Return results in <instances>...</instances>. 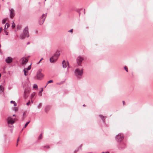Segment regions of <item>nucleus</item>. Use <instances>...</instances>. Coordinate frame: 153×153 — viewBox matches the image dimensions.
<instances>
[{"mask_svg":"<svg viewBox=\"0 0 153 153\" xmlns=\"http://www.w3.org/2000/svg\"><path fill=\"white\" fill-rule=\"evenodd\" d=\"M20 36L22 39H24L26 37H28L29 36L28 28L27 26L24 29L23 31V33L20 35Z\"/></svg>","mask_w":153,"mask_h":153,"instance_id":"1","label":"nucleus"},{"mask_svg":"<svg viewBox=\"0 0 153 153\" xmlns=\"http://www.w3.org/2000/svg\"><path fill=\"white\" fill-rule=\"evenodd\" d=\"M60 55L59 51H57L55 53L51 58H50V62L51 63L55 62L56 61Z\"/></svg>","mask_w":153,"mask_h":153,"instance_id":"2","label":"nucleus"},{"mask_svg":"<svg viewBox=\"0 0 153 153\" xmlns=\"http://www.w3.org/2000/svg\"><path fill=\"white\" fill-rule=\"evenodd\" d=\"M83 74V69L81 68L79 69L78 68L76 69L75 71V75L77 76V78L78 79H80L81 77L80 76H81Z\"/></svg>","mask_w":153,"mask_h":153,"instance_id":"3","label":"nucleus"},{"mask_svg":"<svg viewBox=\"0 0 153 153\" xmlns=\"http://www.w3.org/2000/svg\"><path fill=\"white\" fill-rule=\"evenodd\" d=\"M7 123L9 125V127L10 128L13 127L12 125L15 122L14 120H13L12 117H9L7 119Z\"/></svg>","mask_w":153,"mask_h":153,"instance_id":"4","label":"nucleus"},{"mask_svg":"<svg viewBox=\"0 0 153 153\" xmlns=\"http://www.w3.org/2000/svg\"><path fill=\"white\" fill-rule=\"evenodd\" d=\"M115 138L118 142H120L124 139L123 135L122 134H119L116 136Z\"/></svg>","mask_w":153,"mask_h":153,"instance_id":"5","label":"nucleus"},{"mask_svg":"<svg viewBox=\"0 0 153 153\" xmlns=\"http://www.w3.org/2000/svg\"><path fill=\"white\" fill-rule=\"evenodd\" d=\"M47 13H46L45 14H43L42 15V16L40 18L39 21V23L40 25H42L44 23L45 19Z\"/></svg>","mask_w":153,"mask_h":153,"instance_id":"6","label":"nucleus"},{"mask_svg":"<svg viewBox=\"0 0 153 153\" xmlns=\"http://www.w3.org/2000/svg\"><path fill=\"white\" fill-rule=\"evenodd\" d=\"M83 60V58L80 56H79L76 59L77 63L78 65H80L82 64V61Z\"/></svg>","mask_w":153,"mask_h":153,"instance_id":"7","label":"nucleus"},{"mask_svg":"<svg viewBox=\"0 0 153 153\" xmlns=\"http://www.w3.org/2000/svg\"><path fill=\"white\" fill-rule=\"evenodd\" d=\"M9 10L10 11V17L12 18L15 16L14 13V10L13 9H9Z\"/></svg>","mask_w":153,"mask_h":153,"instance_id":"8","label":"nucleus"},{"mask_svg":"<svg viewBox=\"0 0 153 153\" xmlns=\"http://www.w3.org/2000/svg\"><path fill=\"white\" fill-rule=\"evenodd\" d=\"M43 76V75L42 74L40 71H38L37 73V77L38 79H41Z\"/></svg>","mask_w":153,"mask_h":153,"instance_id":"9","label":"nucleus"},{"mask_svg":"<svg viewBox=\"0 0 153 153\" xmlns=\"http://www.w3.org/2000/svg\"><path fill=\"white\" fill-rule=\"evenodd\" d=\"M30 91V89L29 87L25 89L24 92V95L25 97H27V94L29 93Z\"/></svg>","mask_w":153,"mask_h":153,"instance_id":"10","label":"nucleus"},{"mask_svg":"<svg viewBox=\"0 0 153 153\" xmlns=\"http://www.w3.org/2000/svg\"><path fill=\"white\" fill-rule=\"evenodd\" d=\"M5 61L6 63H10L13 61V59L10 57H8L5 59Z\"/></svg>","mask_w":153,"mask_h":153,"instance_id":"11","label":"nucleus"},{"mask_svg":"<svg viewBox=\"0 0 153 153\" xmlns=\"http://www.w3.org/2000/svg\"><path fill=\"white\" fill-rule=\"evenodd\" d=\"M62 67L64 68H65L68 66V62H66L65 60H63L62 62Z\"/></svg>","mask_w":153,"mask_h":153,"instance_id":"12","label":"nucleus"},{"mask_svg":"<svg viewBox=\"0 0 153 153\" xmlns=\"http://www.w3.org/2000/svg\"><path fill=\"white\" fill-rule=\"evenodd\" d=\"M28 62V59L26 58H24L22 61V64H26L27 62Z\"/></svg>","mask_w":153,"mask_h":153,"instance_id":"13","label":"nucleus"},{"mask_svg":"<svg viewBox=\"0 0 153 153\" xmlns=\"http://www.w3.org/2000/svg\"><path fill=\"white\" fill-rule=\"evenodd\" d=\"M26 112H25L23 113L22 116V120H24L26 117Z\"/></svg>","mask_w":153,"mask_h":153,"instance_id":"14","label":"nucleus"},{"mask_svg":"<svg viewBox=\"0 0 153 153\" xmlns=\"http://www.w3.org/2000/svg\"><path fill=\"white\" fill-rule=\"evenodd\" d=\"M35 94H36V93H35V92H33V93H32L31 95V99H32L33 98V97H34V96L35 95Z\"/></svg>","mask_w":153,"mask_h":153,"instance_id":"15","label":"nucleus"},{"mask_svg":"<svg viewBox=\"0 0 153 153\" xmlns=\"http://www.w3.org/2000/svg\"><path fill=\"white\" fill-rule=\"evenodd\" d=\"M10 103L11 104H13L14 106H16V104L15 101H10Z\"/></svg>","mask_w":153,"mask_h":153,"instance_id":"16","label":"nucleus"},{"mask_svg":"<svg viewBox=\"0 0 153 153\" xmlns=\"http://www.w3.org/2000/svg\"><path fill=\"white\" fill-rule=\"evenodd\" d=\"M25 69H26V71H28L30 69H31V65H29L27 68H25Z\"/></svg>","mask_w":153,"mask_h":153,"instance_id":"17","label":"nucleus"},{"mask_svg":"<svg viewBox=\"0 0 153 153\" xmlns=\"http://www.w3.org/2000/svg\"><path fill=\"white\" fill-rule=\"evenodd\" d=\"M23 71L24 72V75L25 76H27V74L26 73L27 72V71H26V69H24Z\"/></svg>","mask_w":153,"mask_h":153,"instance_id":"18","label":"nucleus"},{"mask_svg":"<svg viewBox=\"0 0 153 153\" xmlns=\"http://www.w3.org/2000/svg\"><path fill=\"white\" fill-rule=\"evenodd\" d=\"M43 88H42V89H41V91H40L39 92V96H42V94H41V92H42V91H43Z\"/></svg>","mask_w":153,"mask_h":153,"instance_id":"19","label":"nucleus"},{"mask_svg":"<svg viewBox=\"0 0 153 153\" xmlns=\"http://www.w3.org/2000/svg\"><path fill=\"white\" fill-rule=\"evenodd\" d=\"M42 103H39V104L37 106V108H38V109H39V108H40L42 106Z\"/></svg>","mask_w":153,"mask_h":153,"instance_id":"20","label":"nucleus"},{"mask_svg":"<svg viewBox=\"0 0 153 153\" xmlns=\"http://www.w3.org/2000/svg\"><path fill=\"white\" fill-rule=\"evenodd\" d=\"M30 121H28V122H27L25 125V126H24V128H25L27 126V125H28V124L30 122Z\"/></svg>","mask_w":153,"mask_h":153,"instance_id":"21","label":"nucleus"},{"mask_svg":"<svg viewBox=\"0 0 153 153\" xmlns=\"http://www.w3.org/2000/svg\"><path fill=\"white\" fill-rule=\"evenodd\" d=\"M99 116L101 117V119H102V120H103V121L104 122H105V120H104V119H103V118L104 117H103L102 115H99Z\"/></svg>","mask_w":153,"mask_h":153,"instance_id":"22","label":"nucleus"},{"mask_svg":"<svg viewBox=\"0 0 153 153\" xmlns=\"http://www.w3.org/2000/svg\"><path fill=\"white\" fill-rule=\"evenodd\" d=\"M53 80H49V81H48V82L46 85H47L48 84L50 83H53Z\"/></svg>","mask_w":153,"mask_h":153,"instance_id":"23","label":"nucleus"},{"mask_svg":"<svg viewBox=\"0 0 153 153\" xmlns=\"http://www.w3.org/2000/svg\"><path fill=\"white\" fill-rule=\"evenodd\" d=\"M0 91H1L2 92H3L4 91V89L0 85Z\"/></svg>","mask_w":153,"mask_h":153,"instance_id":"24","label":"nucleus"},{"mask_svg":"<svg viewBox=\"0 0 153 153\" xmlns=\"http://www.w3.org/2000/svg\"><path fill=\"white\" fill-rule=\"evenodd\" d=\"M5 25L6 26H7L6 28L7 29L10 26V25L8 23H7L5 24Z\"/></svg>","mask_w":153,"mask_h":153,"instance_id":"25","label":"nucleus"},{"mask_svg":"<svg viewBox=\"0 0 153 153\" xmlns=\"http://www.w3.org/2000/svg\"><path fill=\"white\" fill-rule=\"evenodd\" d=\"M6 21V19H4L2 21V23L4 24L5 23Z\"/></svg>","mask_w":153,"mask_h":153,"instance_id":"26","label":"nucleus"},{"mask_svg":"<svg viewBox=\"0 0 153 153\" xmlns=\"http://www.w3.org/2000/svg\"><path fill=\"white\" fill-rule=\"evenodd\" d=\"M38 88V86L37 85H36V84H34V85L33 86V88Z\"/></svg>","mask_w":153,"mask_h":153,"instance_id":"27","label":"nucleus"},{"mask_svg":"<svg viewBox=\"0 0 153 153\" xmlns=\"http://www.w3.org/2000/svg\"><path fill=\"white\" fill-rule=\"evenodd\" d=\"M42 134H41L39 136V139H41L42 138Z\"/></svg>","mask_w":153,"mask_h":153,"instance_id":"28","label":"nucleus"},{"mask_svg":"<svg viewBox=\"0 0 153 153\" xmlns=\"http://www.w3.org/2000/svg\"><path fill=\"white\" fill-rule=\"evenodd\" d=\"M15 24L14 23V22H13V25H12V27L13 28H14L15 27Z\"/></svg>","mask_w":153,"mask_h":153,"instance_id":"29","label":"nucleus"},{"mask_svg":"<svg viewBox=\"0 0 153 153\" xmlns=\"http://www.w3.org/2000/svg\"><path fill=\"white\" fill-rule=\"evenodd\" d=\"M124 69H125V70L127 71V72H128V68H127V67L126 66H125L124 67Z\"/></svg>","mask_w":153,"mask_h":153,"instance_id":"30","label":"nucleus"},{"mask_svg":"<svg viewBox=\"0 0 153 153\" xmlns=\"http://www.w3.org/2000/svg\"><path fill=\"white\" fill-rule=\"evenodd\" d=\"M49 108V106H47L45 108V110L46 111H48L47 108Z\"/></svg>","mask_w":153,"mask_h":153,"instance_id":"31","label":"nucleus"},{"mask_svg":"<svg viewBox=\"0 0 153 153\" xmlns=\"http://www.w3.org/2000/svg\"><path fill=\"white\" fill-rule=\"evenodd\" d=\"M44 148L46 149L49 148V146H44Z\"/></svg>","mask_w":153,"mask_h":153,"instance_id":"32","label":"nucleus"},{"mask_svg":"<svg viewBox=\"0 0 153 153\" xmlns=\"http://www.w3.org/2000/svg\"><path fill=\"white\" fill-rule=\"evenodd\" d=\"M79 149H76V150H75L74 151V153H76V152H78L79 151Z\"/></svg>","mask_w":153,"mask_h":153,"instance_id":"33","label":"nucleus"},{"mask_svg":"<svg viewBox=\"0 0 153 153\" xmlns=\"http://www.w3.org/2000/svg\"><path fill=\"white\" fill-rule=\"evenodd\" d=\"M30 101H29L27 103V105H28L30 104Z\"/></svg>","mask_w":153,"mask_h":153,"instance_id":"34","label":"nucleus"},{"mask_svg":"<svg viewBox=\"0 0 153 153\" xmlns=\"http://www.w3.org/2000/svg\"><path fill=\"white\" fill-rule=\"evenodd\" d=\"M43 59V58H42L40 61L38 62V63H39Z\"/></svg>","mask_w":153,"mask_h":153,"instance_id":"35","label":"nucleus"},{"mask_svg":"<svg viewBox=\"0 0 153 153\" xmlns=\"http://www.w3.org/2000/svg\"><path fill=\"white\" fill-rule=\"evenodd\" d=\"M72 31H73V30H72V29H71L69 31H68V32H72Z\"/></svg>","mask_w":153,"mask_h":153,"instance_id":"36","label":"nucleus"},{"mask_svg":"<svg viewBox=\"0 0 153 153\" xmlns=\"http://www.w3.org/2000/svg\"><path fill=\"white\" fill-rule=\"evenodd\" d=\"M6 26L5 25V27H4V31L5 32L6 31V30L7 29L6 28Z\"/></svg>","mask_w":153,"mask_h":153,"instance_id":"37","label":"nucleus"},{"mask_svg":"<svg viewBox=\"0 0 153 153\" xmlns=\"http://www.w3.org/2000/svg\"><path fill=\"white\" fill-rule=\"evenodd\" d=\"M123 105H125V102L124 101H123Z\"/></svg>","mask_w":153,"mask_h":153,"instance_id":"38","label":"nucleus"},{"mask_svg":"<svg viewBox=\"0 0 153 153\" xmlns=\"http://www.w3.org/2000/svg\"><path fill=\"white\" fill-rule=\"evenodd\" d=\"M1 30H2V28H1V27L0 28V33L1 32Z\"/></svg>","mask_w":153,"mask_h":153,"instance_id":"39","label":"nucleus"},{"mask_svg":"<svg viewBox=\"0 0 153 153\" xmlns=\"http://www.w3.org/2000/svg\"><path fill=\"white\" fill-rule=\"evenodd\" d=\"M19 141V138H18L17 140V143H18V142Z\"/></svg>","mask_w":153,"mask_h":153,"instance_id":"40","label":"nucleus"},{"mask_svg":"<svg viewBox=\"0 0 153 153\" xmlns=\"http://www.w3.org/2000/svg\"><path fill=\"white\" fill-rule=\"evenodd\" d=\"M6 35H8V32H7L6 33Z\"/></svg>","mask_w":153,"mask_h":153,"instance_id":"41","label":"nucleus"},{"mask_svg":"<svg viewBox=\"0 0 153 153\" xmlns=\"http://www.w3.org/2000/svg\"><path fill=\"white\" fill-rule=\"evenodd\" d=\"M82 146V145H81L79 147H80V149H81Z\"/></svg>","mask_w":153,"mask_h":153,"instance_id":"42","label":"nucleus"},{"mask_svg":"<svg viewBox=\"0 0 153 153\" xmlns=\"http://www.w3.org/2000/svg\"><path fill=\"white\" fill-rule=\"evenodd\" d=\"M30 44V42H28L27 43V45H28V44Z\"/></svg>","mask_w":153,"mask_h":153,"instance_id":"43","label":"nucleus"},{"mask_svg":"<svg viewBox=\"0 0 153 153\" xmlns=\"http://www.w3.org/2000/svg\"><path fill=\"white\" fill-rule=\"evenodd\" d=\"M13 116H16V115H15V114H13Z\"/></svg>","mask_w":153,"mask_h":153,"instance_id":"44","label":"nucleus"},{"mask_svg":"<svg viewBox=\"0 0 153 153\" xmlns=\"http://www.w3.org/2000/svg\"><path fill=\"white\" fill-rule=\"evenodd\" d=\"M83 106H85V104H84V105H83Z\"/></svg>","mask_w":153,"mask_h":153,"instance_id":"45","label":"nucleus"},{"mask_svg":"<svg viewBox=\"0 0 153 153\" xmlns=\"http://www.w3.org/2000/svg\"><path fill=\"white\" fill-rule=\"evenodd\" d=\"M18 143H17V144H16V146H17V145H18Z\"/></svg>","mask_w":153,"mask_h":153,"instance_id":"46","label":"nucleus"},{"mask_svg":"<svg viewBox=\"0 0 153 153\" xmlns=\"http://www.w3.org/2000/svg\"><path fill=\"white\" fill-rule=\"evenodd\" d=\"M31 102H32V103H33V101H31Z\"/></svg>","mask_w":153,"mask_h":153,"instance_id":"47","label":"nucleus"},{"mask_svg":"<svg viewBox=\"0 0 153 153\" xmlns=\"http://www.w3.org/2000/svg\"><path fill=\"white\" fill-rule=\"evenodd\" d=\"M4 0H2V1H3Z\"/></svg>","mask_w":153,"mask_h":153,"instance_id":"48","label":"nucleus"},{"mask_svg":"<svg viewBox=\"0 0 153 153\" xmlns=\"http://www.w3.org/2000/svg\"><path fill=\"white\" fill-rule=\"evenodd\" d=\"M45 1H46V0H45Z\"/></svg>","mask_w":153,"mask_h":153,"instance_id":"49","label":"nucleus"}]
</instances>
